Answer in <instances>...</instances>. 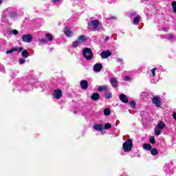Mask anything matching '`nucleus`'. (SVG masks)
<instances>
[{"label":"nucleus","mask_w":176,"mask_h":176,"mask_svg":"<svg viewBox=\"0 0 176 176\" xmlns=\"http://www.w3.org/2000/svg\"><path fill=\"white\" fill-rule=\"evenodd\" d=\"M110 83L113 87H118V80L115 77L110 78Z\"/></svg>","instance_id":"11"},{"label":"nucleus","mask_w":176,"mask_h":176,"mask_svg":"<svg viewBox=\"0 0 176 176\" xmlns=\"http://www.w3.org/2000/svg\"><path fill=\"white\" fill-rule=\"evenodd\" d=\"M143 149H146V151H151V149H152V146H151L149 144H144Z\"/></svg>","instance_id":"20"},{"label":"nucleus","mask_w":176,"mask_h":176,"mask_svg":"<svg viewBox=\"0 0 176 176\" xmlns=\"http://www.w3.org/2000/svg\"><path fill=\"white\" fill-rule=\"evenodd\" d=\"M19 62L21 63V64H24V63H25V60L24 59H20Z\"/></svg>","instance_id":"33"},{"label":"nucleus","mask_w":176,"mask_h":176,"mask_svg":"<svg viewBox=\"0 0 176 176\" xmlns=\"http://www.w3.org/2000/svg\"><path fill=\"white\" fill-rule=\"evenodd\" d=\"M86 41V36H80L78 38V41L80 43H82V42H85Z\"/></svg>","instance_id":"21"},{"label":"nucleus","mask_w":176,"mask_h":176,"mask_svg":"<svg viewBox=\"0 0 176 176\" xmlns=\"http://www.w3.org/2000/svg\"><path fill=\"white\" fill-rule=\"evenodd\" d=\"M80 86L83 90H86L89 87V82L87 80H82L80 82Z\"/></svg>","instance_id":"12"},{"label":"nucleus","mask_w":176,"mask_h":176,"mask_svg":"<svg viewBox=\"0 0 176 176\" xmlns=\"http://www.w3.org/2000/svg\"><path fill=\"white\" fill-rule=\"evenodd\" d=\"M54 97L56 98V100H60V98L63 97V91L61 89H56L54 92Z\"/></svg>","instance_id":"5"},{"label":"nucleus","mask_w":176,"mask_h":176,"mask_svg":"<svg viewBox=\"0 0 176 176\" xmlns=\"http://www.w3.org/2000/svg\"><path fill=\"white\" fill-rule=\"evenodd\" d=\"M58 1H60V0H53V2H54V3H56L58 2Z\"/></svg>","instance_id":"40"},{"label":"nucleus","mask_w":176,"mask_h":176,"mask_svg":"<svg viewBox=\"0 0 176 176\" xmlns=\"http://www.w3.org/2000/svg\"><path fill=\"white\" fill-rule=\"evenodd\" d=\"M91 25L96 30L97 27H98V21L96 20H94L91 22Z\"/></svg>","instance_id":"17"},{"label":"nucleus","mask_w":176,"mask_h":176,"mask_svg":"<svg viewBox=\"0 0 176 176\" xmlns=\"http://www.w3.org/2000/svg\"><path fill=\"white\" fill-rule=\"evenodd\" d=\"M39 42H46V40H45V39H40Z\"/></svg>","instance_id":"39"},{"label":"nucleus","mask_w":176,"mask_h":176,"mask_svg":"<svg viewBox=\"0 0 176 176\" xmlns=\"http://www.w3.org/2000/svg\"><path fill=\"white\" fill-rule=\"evenodd\" d=\"M21 56L23 58H27L30 56V54H28V51H27V50H24L21 53Z\"/></svg>","instance_id":"16"},{"label":"nucleus","mask_w":176,"mask_h":176,"mask_svg":"<svg viewBox=\"0 0 176 176\" xmlns=\"http://www.w3.org/2000/svg\"><path fill=\"white\" fill-rule=\"evenodd\" d=\"M94 129L98 131H101L102 130H104V125L96 124L94 126Z\"/></svg>","instance_id":"14"},{"label":"nucleus","mask_w":176,"mask_h":176,"mask_svg":"<svg viewBox=\"0 0 176 176\" xmlns=\"http://www.w3.org/2000/svg\"><path fill=\"white\" fill-rule=\"evenodd\" d=\"M151 153L153 156H157V155H159V151H157V148H154L151 150Z\"/></svg>","instance_id":"19"},{"label":"nucleus","mask_w":176,"mask_h":176,"mask_svg":"<svg viewBox=\"0 0 176 176\" xmlns=\"http://www.w3.org/2000/svg\"><path fill=\"white\" fill-rule=\"evenodd\" d=\"M172 38H174V36L173 34H169V38L168 39H172Z\"/></svg>","instance_id":"36"},{"label":"nucleus","mask_w":176,"mask_h":176,"mask_svg":"<svg viewBox=\"0 0 176 176\" xmlns=\"http://www.w3.org/2000/svg\"><path fill=\"white\" fill-rule=\"evenodd\" d=\"M124 152H130L133 148V141L131 140H126L122 146Z\"/></svg>","instance_id":"2"},{"label":"nucleus","mask_w":176,"mask_h":176,"mask_svg":"<svg viewBox=\"0 0 176 176\" xmlns=\"http://www.w3.org/2000/svg\"><path fill=\"white\" fill-rule=\"evenodd\" d=\"M104 115L105 116H109L111 115V110L109 109H105L104 110Z\"/></svg>","instance_id":"22"},{"label":"nucleus","mask_w":176,"mask_h":176,"mask_svg":"<svg viewBox=\"0 0 176 176\" xmlns=\"http://www.w3.org/2000/svg\"><path fill=\"white\" fill-rule=\"evenodd\" d=\"M124 80H130V78L129 76H126L125 78H124Z\"/></svg>","instance_id":"34"},{"label":"nucleus","mask_w":176,"mask_h":176,"mask_svg":"<svg viewBox=\"0 0 176 176\" xmlns=\"http://www.w3.org/2000/svg\"><path fill=\"white\" fill-rule=\"evenodd\" d=\"M150 142L151 144H156V141L155 140V137L151 136L150 138Z\"/></svg>","instance_id":"28"},{"label":"nucleus","mask_w":176,"mask_h":176,"mask_svg":"<svg viewBox=\"0 0 176 176\" xmlns=\"http://www.w3.org/2000/svg\"><path fill=\"white\" fill-rule=\"evenodd\" d=\"M91 100H93V101H97L98 100H100V94H97V93H94L91 97Z\"/></svg>","instance_id":"15"},{"label":"nucleus","mask_w":176,"mask_h":176,"mask_svg":"<svg viewBox=\"0 0 176 176\" xmlns=\"http://www.w3.org/2000/svg\"><path fill=\"white\" fill-rule=\"evenodd\" d=\"M111 126L110 125V124H106L104 125V129L105 130H108L109 129H111Z\"/></svg>","instance_id":"31"},{"label":"nucleus","mask_w":176,"mask_h":176,"mask_svg":"<svg viewBox=\"0 0 176 176\" xmlns=\"http://www.w3.org/2000/svg\"><path fill=\"white\" fill-rule=\"evenodd\" d=\"M10 34H14V35H17L19 34V31L17 30H10Z\"/></svg>","instance_id":"29"},{"label":"nucleus","mask_w":176,"mask_h":176,"mask_svg":"<svg viewBox=\"0 0 176 176\" xmlns=\"http://www.w3.org/2000/svg\"><path fill=\"white\" fill-rule=\"evenodd\" d=\"M23 50V47H19V48H16V47H13L12 49L6 51V54H10L12 53H14V52H22Z\"/></svg>","instance_id":"9"},{"label":"nucleus","mask_w":176,"mask_h":176,"mask_svg":"<svg viewBox=\"0 0 176 176\" xmlns=\"http://www.w3.org/2000/svg\"><path fill=\"white\" fill-rule=\"evenodd\" d=\"M166 127V124L163 121H160L155 128V135H160L162 133V130Z\"/></svg>","instance_id":"1"},{"label":"nucleus","mask_w":176,"mask_h":176,"mask_svg":"<svg viewBox=\"0 0 176 176\" xmlns=\"http://www.w3.org/2000/svg\"><path fill=\"white\" fill-rule=\"evenodd\" d=\"M102 69V65L101 63H97L94 66V71L95 72H100Z\"/></svg>","instance_id":"10"},{"label":"nucleus","mask_w":176,"mask_h":176,"mask_svg":"<svg viewBox=\"0 0 176 176\" xmlns=\"http://www.w3.org/2000/svg\"><path fill=\"white\" fill-rule=\"evenodd\" d=\"M109 41V36H107L105 38V42Z\"/></svg>","instance_id":"37"},{"label":"nucleus","mask_w":176,"mask_h":176,"mask_svg":"<svg viewBox=\"0 0 176 176\" xmlns=\"http://www.w3.org/2000/svg\"><path fill=\"white\" fill-rule=\"evenodd\" d=\"M140 19H141L140 16H137L136 17H135L133 19V23L138 24V23H140Z\"/></svg>","instance_id":"23"},{"label":"nucleus","mask_w":176,"mask_h":176,"mask_svg":"<svg viewBox=\"0 0 176 176\" xmlns=\"http://www.w3.org/2000/svg\"><path fill=\"white\" fill-rule=\"evenodd\" d=\"M129 105L131 108H135V102L134 101L130 102Z\"/></svg>","instance_id":"30"},{"label":"nucleus","mask_w":176,"mask_h":176,"mask_svg":"<svg viewBox=\"0 0 176 176\" xmlns=\"http://www.w3.org/2000/svg\"><path fill=\"white\" fill-rule=\"evenodd\" d=\"M156 69H157L156 67L151 69V72H152L153 76H155V71H156Z\"/></svg>","instance_id":"32"},{"label":"nucleus","mask_w":176,"mask_h":176,"mask_svg":"<svg viewBox=\"0 0 176 176\" xmlns=\"http://www.w3.org/2000/svg\"><path fill=\"white\" fill-rule=\"evenodd\" d=\"M82 54L86 60H91L93 58V52L90 48H85L82 52Z\"/></svg>","instance_id":"3"},{"label":"nucleus","mask_w":176,"mask_h":176,"mask_svg":"<svg viewBox=\"0 0 176 176\" xmlns=\"http://www.w3.org/2000/svg\"><path fill=\"white\" fill-rule=\"evenodd\" d=\"M112 97V94L111 92H106L104 94V98L106 100H108L109 98H111Z\"/></svg>","instance_id":"24"},{"label":"nucleus","mask_w":176,"mask_h":176,"mask_svg":"<svg viewBox=\"0 0 176 176\" xmlns=\"http://www.w3.org/2000/svg\"><path fill=\"white\" fill-rule=\"evenodd\" d=\"M64 34L66 36H72L74 33L72 32V31L68 29V28H65L64 30Z\"/></svg>","instance_id":"13"},{"label":"nucleus","mask_w":176,"mask_h":176,"mask_svg":"<svg viewBox=\"0 0 176 176\" xmlns=\"http://www.w3.org/2000/svg\"><path fill=\"white\" fill-rule=\"evenodd\" d=\"M163 31H164L165 32H167V31H168V29L166 28H163Z\"/></svg>","instance_id":"35"},{"label":"nucleus","mask_w":176,"mask_h":176,"mask_svg":"<svg viewBox=\"0 0 176 176\" xmlns=\"http://www.w3.org/2000/svg\"><path fill=\"white\" fill-rule=\"evenodd\" d=\"M32 35L31 34H26L22 36L23 42H25L27 43H31L32 41Z\"/></svg>","instance_id":"4"},{"label":"nucleus","mask_w":176,"mask_h":176,"mask_svg":"<svg viewBox=\"0 0 176 176\" xmlns=\"http://www.w3.org/2000/svg\"><path fill=\"white\" fill-rule=\"evenodd\" d=\"M2 2H3V0H0V5H2Z\"/></svg>","instance_id":"41"},{"label":"nucleus","mask_w":176,"mask_h":176,"mask_svg":"<svg viewBox=\"0 0 176 176\" xmlns=\"http://www.w3.org/2000/svg\"><path fill=\"white\" fill-rule=\"evenodd\" d=\"M79 43H79L78 41H76L73 42V43H72L73 47H77V46H78V45H79Z\"/></svg>","instance_id":"27"},{"label":"nucleus","mask_w":176,"mask_h":176,"mask_svg":"<svg viewBox=\"0 0 176 176\" xmlns=\"http://www.w3.org/2000/svg\"><path fill=\"white\" fill-rule=\"evenodd\" d=\"M172 8H173V12L176 13V2L175 1L172 2Z\"/></svg>","instance_id":"26"},{"label":"nucleus","mask_w":176,"mask_h":176,"mask_svg":"<svg viewBox=\"0 0 176 176\" xmlns=\"http://www.w3.org/2000/svg\"><path fill=\"white\" fill-rule=\"evenodd\" d=\"M45 37L48 38V41H53V36L50 34H46Z\"/></svg>","instance_id":"25"},{"label":"nucleus","mask_w":176,"mask_h":176,"mask_svg":"<svg viewBox=\"0 0 176 176\" xmlns=\"http://www.w3.org/2000/svg\"><path fill=\"white\" fill-rule=\"evenodd\" d=\"M153 103L156 105V107H160V98L157 96H154L152 99Z\"/></svg>","instance_id":"8"},{"label":"nucleus","mask_w":176,"mask_h":176,"mask_svg":"<svg viewBox=\"0 0 176 176\" xmlns=\"http://www.w3.org/2000/svg\"><path fill=\"white\" fill-rule=\"evenodd\" d=\"M100 56L102 58H108L109 56H112V53L109 51H103L101 52Z\"/></svg>","instance_id":"6"},{"label":"nucleus","mask_w":176,"mask_h":176,"mask_svg":"<svg viewBox=\"0 0 176 176\" xmlns=\"http://www.w3.org/2000/svg\"><path fill=\"white\" fill-rule=\"evenodd\" d=\"M173 118L175 119V120H176V113H174L173 114Z\"/></svg>","instance_id":"38"},{"label":"nucleus","mask_w":176,"mask_h":176,"mask_svg":"<svg viewBox=\"0 0 176 176\" xmlns=\"http://www.w3.org/2000/svg\"><path fill=\"white\" fill-rule=\"evenodd\" d=\"M98 91H105V90H108V86H99L98 88Z\"/></svg>","instance_id":"18"},{"label":"nucleus","mask_w":176,"mask_h":176,"mask_svg":"<svg viewBox=\"0 0 176 176\" xmlns=\"http://www.w3.org/2000/svg\"><path fill=\"white\" fill-rule=\"evenodd\" d=\"M120 100L122 102H124V104H127V102H129V98H127L124 94L120 95Z\"/></svg>","instance_id":"7"}]
</instances>
